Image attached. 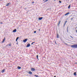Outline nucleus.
I'll list each match as a JSON object with an SVG mask.
<instances>
[{
  "label": "nucleus",
  "mask_w": 77,
  "mask_h": 77,
  "mask_svg": "<svg viewBox=\"0 0 77 77\" xmlns=\"http://www.w3.org/2000/svg\"><path fill=\"white\" fill-rule=\"evenodd\" d=\"M68 14H69V12H68V13H66L65 14V16H66V15H68Z\"/></svg>",
  "instance_id": "1a4fd4ad"
},
{
  "label": "nucleus",
  "mask_w": 77,
  "mask_h": 77,
  "mask_svg": "<svg viewBox=\"0 0 77 77\" xmlns=\"http://www.w3.org/2000/svg\"><path fill=\"white\" fill-rule=\"evenodd\" d=\"M31 71H34L35 70V69L34 68H31Z\"/></svg>",
  "instance_id": "7ed1b4c3"
},
{
  "label": "nucleus",
  "mask_w": 77,
  "mask_h": 77,
  "mask_svg": "<svg viewBox=\"0 0 77 77\" xmlns=\"http://www.w3.org/2000/svg\"><path fill=\"white\" fill-rule=\"evenodd\" d=\"M8 45V46H11V44H8L7 45Z\"/></svg>",
  "instance_id": "412c9836"
},
{
  "label": "nucleus",
  "mask_w": 77,
  "mask_h": 77,
  "mask_svg": "<svg viewBox=\"0 0 77 77\" xmlns=\"http://www.w3.org/2000/svg\"><path fill=\"white\" fill-rule=\"evenodd\" d=\"M32 3H34V2H32Z\"/></svg>",
  "instance_id": "473e14b6"
},
{
  "label": "nucleus",
  "mask_w": 77,
  "mask_h": 77,
  "mask_svg": "<svg viewBox=\"0 0 77 77\" xmlns=\"http://www.w3.org/2000/svg\"><path fill=\"white\" fill-rule=\"evenodd\" d=\"M17 45H18V43H17Z\"/></svg>",
  "instance_id": "72a5a7b5"
},
{
  "label": "nucleus",
  "mask_w": 77,
  "mask_h": 77,
  "mask_svg": "<svg viewBox=\"0 0 77 77\" xmlns=\"http://www.w3.org/2000/svg\"><path fill=\"white\" fill-rule=\"evenodd\" d=\"M28 39L27 38L23 40V42H26L27 41Z\"/></svg>",
  "instance_id": "f03ea898"
},
{
  "label": "nucleus",
  "mask_w": 77,
  "mask_h": 77,
  "mask_svg": "<svg viewBox=\"0 0 77 77\" xmlns=\"http://www.w3.org/2000/svg\"><path fill=\"white\" fill-rule=\"evenodd\" d=\"M59 23L58 24L59 26V24H60V20H59Z\"/></svg>",
  "instance_id": "dca6fc26"
},
{
  "label": "nucleus",
  "mask_w": 77,
  "mask_h": 77,
  "mask_svg": "<svg viewBox=\"0 0 77 77\" xmlns=\"http://www.w3.org/2000/svg\"><path fill=\"white\" fill-rule=\"evenodd\" d=\"M29 74L30 75L32 74V72L30 71H29Z\"/></svg>",
  "instance_id": "423d86ee"
},
{
  "label": "nucleus",
  "mask_w": 77,
  "mask_h": 77,
  "mask_svg": "<svg viewBox=\"0 0 77 77\" xmlns=\"http://www.w3.org/2000/svg\"><path fill=\"white\" fill-rule=\"evenodd\" d=\"M3 23V22H1V24H2V23Z\"/></svg>",
  "instance_id": "7c9ffc66"
},
{
  "label": "nucleus",
  "mask_w": 77,
  "mask_h": 77,
  "mask_svg": "<svg viewBox=\"0 0 77 77\" xmlns=\"http://www.w3.org/2000/svg\"><path fill=\"white\" fill-rule=\"evenodd\" d=\"M67 22V20H66L65 23L64 25V26H65V25L66 24V23Z\"/></svg>",
  "instance_id": "f8f14e48"
},
{
  "label": "nucleus",
  "mask_w": 77,
  "mask_h": 77,
  "mask_svg": "<svg viewBox=\"0 0 77 77\" xmlns=\"http://www.w3.org/2000/svg\"><path fill=\"white\" fill-rule=\"evenodd\" d=\"M44 0H43V1H44Z\"/></svg>",
  "instance_id": "c9c22d12"
},
{
  "label": "nucleus",
  "mask_w": 77,
  "mask_h": 77,
  "mask_svg": "<svg viewBox=\"0 0 77 77\" xmlns=\"http://www.w3.org/2000/svg\"><path fill=\"white\" fill-rule=\"evenodd\" d=\"M76 27V28H77V27Z\"/></svg>",
  "instance_id": "e433bc0d"
},
{
  "label": "nucleus",
  "mask_w": 77,
  "mask_h": 77,
  "mask_svg": "<svg viewBox=\"0 0 77 77\" xmlns=\"http://www.w3.org/2000/svg\"><path fill=\"white\" fill-rule=\"evenodd\" d=\"M17 68H18V69H21V67H20L19 66L17 67Z\"/></svg>",
  "instance_id": "4468645a"
},
{
  "label": "nucleus",
  "mask_w": 77,
  "mask_h": 77,
  "mask_svg": "<svg viewBox=\"0 0 77 77\" xmlns=\"http://www.w3.org/2000/svg\"><path fill=\"white\" fill-rule=\"evenodd\" d=\"M54 77H56V76H54Z\"/></svg>",
  "instance_id": "f704fd0d"
},
{
  "label": "nucleus",
  "mask_w": 77,
  "mask_h": 77,
  "mask_svg": "<svg viewBox=\"0 0 77 77\" xmlns=\"http://www.w3.org/2000/svg\"><path fill=\"white\" fill-rule=\"evenodd\" d=\"M59 2L60 3H62V2H61V1H59Z\"/></svg>",
  "instance_id": "5701e85b"
},
{
  "label": "nucleus",
  "mask_w": 77,
  "mask_h": 77,
  "mask_svg": "<svg viewBox=\"0 0 77 77\" xmlns=\"http://www.w3.org/2000/svg\"><path fill=\"white\" fill-rule=\"evenodd\" d=\"M55 43L56 44H57V43H56V42H55Z\"/></svg>",
  "instance_id": "2f4dec72"
},
{
  "label": "nucleus",
  "mask_w": 77,
  "mask_h": 77,
  "mask_svg": "<svg viewBox=\"0 0 77 77\" xmlns=\"http://www.w3.org/2000/svg\"><path fill=\"white\" fill-rule=\"evenodd\" d=\"M11 5V4L10 3H9L7 4L6 5V6H9V5Z\"/></svg>",
  "instance_id": "20e7f679"
},
{
  "label": "nucleus",
  "mask_w": 77,
  "mask_h": 77,
  "mask_svg": "<svg viewBox=\"0 0 77 77\" xmlns=\"http://www.w3.org/2000/svg\"><path fill=\"white\" fill-rule=\"evenodd\" d=\"M18 39H19V37H17L16 38V41H17L18 40Z\"/></svg>",
  "instance_id": "ddd939ff"
},
{
  "label": "nucleus",
  "mask_w": 77,
  "mask_h": 77,
  "mask_svg": "<svg viewBox=\"0 0 77 77\" xmlns=\"http://www.w3.org/2000/svg\"><path fill=\"white\" fill-rule=\"evenodd\" d=\"M34 43H35V42H33L31 43V45H32Z\"/></svg>",
  "instance_id": "a878e982"
},
{
  "label": "nucleus",
  "mask_w": 77,
  "mask_h": 77,
  "mask_svg": "<svg viewBox=\"0 0 77 77\" xmlns=\"http://www.w3.org/2000/svg\"><path fill=\"white\" fill-rule=\"evenodd\" d=\"M35 77H38V75H35Z\"/></svg>",
  "instance_id": "4be33fe9"
},
{
  "label": "nucleus",
  "mask_w": 77,
  "mask_h": 77,
  "mask_svg": "<svg viewBox=\"0 0 77 77\" xmlns=\"http://www.w3.org/2000/svg\"><path fill=\"white\" fill-rule=\"evenodd\" d=\"M67 32H68V29H67Z\"/></svg>",
  "instance_id": "cd10ccee"
},
{
  "label": "nucleus",
  "mask_w": 77,
  "mask_h": 77,
  "mask_svg": "<svg viewBox=\"0 0 77 77\" xmlns=\"http://www.w3.org/2000/svg\"><path fill=\"white\" fill-rule=\"evenodd\" d=\"M42 18H43V17H39L38 18V19L39 20H42Z\"/></svg>",
  "instance_id": "6e6552de"
},
{
  "label": "nucleus",
  "mask_w": 77,
  "mask_h": 77,
  "mask_svg": "<svg viewBox=\"0 0 77 77\" xmlns=\"http://www.w3.org/2000/svg\"><path fill=\"white\" fill-rule=\"evenodd\" d=\"M36 57L37 59H38V60H39V59H38V55H37Z\"/></svg>",
  "instance_id": "a211bd4d"
},
{
  "label": "nucleus",
  "mask_w": 77,
  "mask_h": 77,
  "mask_svg": "<svg viewBox=\"0 0 77 77\" xmlns=\"http://www.w3.org/2000/svg\"><path fill=\"white\" fill-rule=\"evenodd\" d=\"M70 37H71V38H72V39H74V38H73V37H72V36H71V35L70 36Z\"/></svg>",
  "instance_id": "b1692460"
},
{
  "label": "nucleus",
  "mask_w": 77,
  "mask_h": 77,
  "mask_svg": "<svg viewBox=\"0 0 77 77\" xmlns=\"http://www.w3.org/2000/svg\"><path fill=\"white\" fill-rule=\"evenodd\" d=\"M5 37H4L3 41L2 42V43H3V42H5Z\"/></svg>",
  "instance_id": "9d476101"
},
{
  "label": "nucleus",
  "mask_w": 77,
  "mask_h": 77,
  "mask_svg": "<svg viewBox=\"0 0 77 77\" xmlns=\"http://www.w3.org/2000/svg\"><path fill=\"white\" fill-rule=\"evenodd\" d=\"M74 75H76V72H75L74 73Z\"/></svg>",
  "instance_id": "2eb2a0df"
},
{
  "label": "nucleus",
  "mask_w": 77,
  "mask_h": 77,
  "mask_svg": "<svg viewBox=\"0 0 77 77\" xmlns=\"http://www.w3.org/2000/svg\"><path fill=\"white\" fill-rule=\"evenodd\" d=\"M65 44H66V45H68V44H67V43H65Z\"/></svg>",
  "instance_id": "bb28decb"
},
{
  "label": "nucleus",
  "mask_w": 77,
  "mask_h": 77,
  "mask_svg": "<svg viewBox=\"0 0 77 77\" xmlns=\"http://www.w3.org/2000/svg\"><path fill=\"white\" fill-rule=\"evenodd\" d=\"M67 30H68V27H67Z\"/></svg>",
  "instance_id": "c85d7f7f"
},
{
  "label": "nucleus",
  "mask_w": 77,
  "mask_h": 77,
  "mask_svg": "<svg viewBox=\"0 0 77 77\" xmlns=\"http://www.w3.org/2000/svg\"><path fill=\"white\" fill-rule=\"evenodd\" d=\"M36 31H35L34 32V33H36Z\"/></svg>",
  "instance_id": "393cba45"
},
{
  "label": "nucleus",
  "mask_w": 77,
  "mask_h": 77,
  "mask_svg": "<svg viewBox=\"0 0 77 77\" xmlns=\"http://www.w3.org/2000/svg\"><path fill=\"white\" fill-rule=\"evenodd\" d=\"M57 38H59V35L57 34Z\"/></svg>",
  "instance_id": "f3484780"
},
{
  "label": "nucleus",
  "mask_w": 77,
  "mask_h": 77,
  "mask_svg": "<svg viewBox=\"0 0 77 77\" xmlns=\"http://www.w3.org/2000/svg\"><path fill=\"white\" fill-rule=\"evenodd\" d=\"M5 71V69H4L2 71V72H4Z\"/></svg>",
  "instance_id": "9b49d317"
},
{
  "label": "nucleus",
  "mask_w": 77,
  "mask_h": 77,
  "mask_svg": "<svg viewBox=\"0 0 77 77\" xmlns=\"http://www.w3.org/2000/svg\"><path fill=\"white\" fill-rule=\"evenodd\" d=\"M17 32V29H14V30H13V32Z\"/></svg>",
  "instance_id": "0eeeda50"
},
{
  "label": "nucleus",
  "mask_w": 77,
  "mask_h": 77,
  "mask_svg": "<svg viewBox=\"0 0 77 77\" xmlns=\"http://www.w3.org/2000/svg\"><path fill=\"white\" fill-rule=\"evenodd\" d=\"M73 19V18H71V20H72Z\"/></svg>",
  "instance_id": "c756f323"
},
{
  "label": "nucleus",
  "mask_w": 77,
  "mask_h": 77,
  "mask_svg": "<svg viewBox=\"0 0 77 77\" xmlns=\"http://www.w3.org/2000/svg\"><path fill=\"white\" fill-rule=\"evenodd\" d=\"M48 0H45V2H44V3H46V2H47V1H48Z\"/></svg>",
  "instance_id": "6ab92c4d"
},
{
  "label": "nucleus",
  "mask_w": 77,
  "mask_h": 77,
  "mask_svg": "<svg viewBox=\"0 0 77 77\" xmlns=\"http://www.w3.org/2000/svg\"><path fill=\"white\" fill-rule=\"evenodd\" d=\"M70 5H69V6L68 7V9H70Z\"/></svg>",
  "instance_id": "aec40b11"
},
{
  "label": "nucleus",
  "mask_w": 77,
  "mask_h": 77,
  "mask_svg": "<svg viewBox=\"0 0 77 77\" xmlns=\"http://www.w3.org/2000/svg\"><path fill=\"white\" fill-rule=\"evenodd\" d=\"M71 47L74 48H77V44L73 45L71 46Z\"/></svg>",
  "instance_id": "f257e3e1"
},
{
  "label": "nucleus",
  "mask_w": 77,
  "mask_h": 77,
  "mask_svg": "<svg viewBox=\"0 0 77 77\" xmlns=\"http://www.w3.org/2000/svg\"><path fill=\"white\" fill-rule=\"evenodd\" d=\"M30 46V44H28L26 45V47H29Z\"/></svg>",
  "instance_id": "39448f33"
}]
</instances>
